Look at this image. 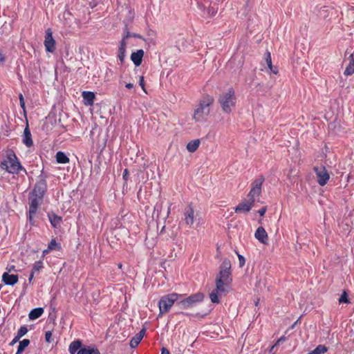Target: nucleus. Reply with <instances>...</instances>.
Segmentation results:
<instances>
[{"instance_id": "nucleus-25", "label": "nucleus", "mask_w": 354, "mask_h": 354, "mask_svg": "<svg viewBox=\"0 0 354 354\" xmlns=\"http://www.w3.org/2000/svg\"><path fill=\"white\" fill-rule=\"evenodd\" d=\"M30 344V340L28 339H24L19 342L17 347V351L15 354H21L25 348Z\"/></svg>"}, {"instance_id": "nucleus-24", "label": "nucleus", "mask_w": 354, "mask_h": 354, "mask_svg": "<svg viewBox=\"0 0 354 354\" xmlns=\"http://www.w3.org/2000/svg\"><path fill=\"white\" fill-rule=\"evenodd\" d=\"M56 160L58 163L66 164L69 162V158L62 151H58L56 153Z\"/></svg>"}, {"instance_id": "nucleus-35", "label": "nucleus", "mask_w": 354, "mask_h": 354, "mask_svg": "<svg viewBox=\"0 0 354 354\" xmlns=\"http://www.w3.org/2000/svg\"><path fill=\"white\" fill-rule=\"evenodd\" d=\"M19 99L20 106L23 109V111H24V113H26L25 101H24V98L23 97V95L21 93L19 94Z\"/></svg>"}, {"instance_id": "nucleus-29", "label": "nucleus", "mask_w": 354, "mask_h": 354, "mask_svg": "<svg viewBox=\"0 0 354 354\" xmlns=\"http://www.w3.org/2000/svg\"><path fill=\"white\" fill-rule=\"evenodd\" d=\"M354 73V60L352 59L346 68L344 74L346 76L351 75Z\"/></svg>"}, {"instance_id": "nucleus-13", "label": "nucleus", "mask_w": 354, "mask_h": 354, "mask_svg": "<svg viewBox=\"0 0 354 354\" xmlns=\"http://www.w3.org/2000/svg\"><path fill=\"white\" fill-rule=\"evenodd\" d=\"M19 280L17 274H10L8 272H4L2 275V281L8 286L15 285Z\"/></svg>"}, {"instance_id": "nucleus-36", "label": "nucleus", "mask_w": 354, "mask_h": 354, "mask_svg": "<svg viewBox=\"0 0 354 354\" xmlns=\"http://www.w3.org/2000/svg\"><path fill=\"white\" fill-rule=\"evenodd\" d=\"M236 254L239 258V267L242 268L245 263V259L243 255L239 254L238 252Z\"/></svg>"}, {"instance_id": "nucleus-41", "label": "nucleus", "mask_w": 354, "mask_h": 354, "mask_svg": "<svg viewBox=\"0 0 354 354\" xmlns=\"http://www.w3.org/2000/svg\"><path fill=\"white\" fill-rule=\"evenodd\" d=\"M139 84L142 87V90L145 92V83H144V77L143 76L140 77Z\"/></svg>"}, {"instance_id": "nucleus-20", "label": "nucleus", "mask_w": 354, "mask_h": 354, "mask_svg": "<svg viewBox=\"0 0 354 354\" xmlns=\"http://www.w3.org/2000/svg\"><path fill=\"white\" fill-rule=\"evenodd\" d=\"M48 216L50 221V224L55 228L57 227L62 221V218L57 215H56L53 212H49L48 214Z\"/></svg>"}, {"instance_id": "nucleus-43", "label": "nucleus", "mask_w": 354, "mask_h": 354, "mask_svg": "<svg viewBox=\"0 0 354 354\" xmlns=\"http://www.w3.org/2000/svg\"><path fill=\"white\" fill-rule=\"evenodd\" d=\"M21 338L19 337L17 335H16L14 339L11 341V342L10 343V346H13L15 344H16L17 342H18L19 341Z\"/></svg>"}, {"instance_id": "nucleus-10", "label": "nucleus", "mask_w": 354, "mask_h": 354, "mask_svg": "<svg viewBox=\"0 0 354 354\" xmlns=\"http://www.w3.org/2000/svg\"><path fill=\"white\" fill-rule=\"evenodd\" d=\"M264 181V178L261 176L256 179L252 184V188L249 193V197L250 199H254V198H257L260 196V194L261 192V186Z\"/></svg>"}, {"instance_id": "nucleus-31", "label": "nucleus", "mask_w": 354, "mask_h": 354, "mask_svg": "<svg viewBox=\"0 0 354 354\" xmlns=\"http://www.w3.org/2000/svg\"><path fill=\"white\" fill-rule=\"evenodd\" d=\"M28 333V328L26 326H22L20 327V328L18 330L17 335L21 338L23 336H24Z\"/></svg>"}, {"instance_id": "nucleus-34", "label": "nucleus", "mask_w": 354, "mask_h": 354, "mask_svg": "<svg viewBox=\"0 0 354 354\" xmlns=\"http://www.w3.org/2000/svg\"><path fill=\"white\" fill-rule=\"evenodd\" d=\"M218 8L214 6L209 7L207 9V13L209 16L213 17L217 12Z\"/></svg>"}, {"instance_id": "nucleus-18", "label": "nucleus", "mask_w": 354, "mask_h": 354, "mask_svg": "<svg viewBox=\"0 0 354 354\" xmlns=\"http://www.w3.org/2000/svg\"><path fill=\"white\" fill-rule=\"evenodd\" d=\"M143 56L144 50L140 49L131 53V59L136 66H139L142 63Z\"/></svg>"}, {"instance_id": "nucleus-56", "label": "nucleus", "mask_w": 354, "mask_h": 354, "mask_svg": "<svg viewBox=\"0 0 354 354\" xmlns=\"http://www.w3.org/2000/svg\"><path fill=\"white\" fill-rule=\"evenodd\" d=\"M273 348H274V346H272V348H271V349H270V353L272 352V350Z\"/></svg>"}, {"instance_id": "nucleus-3", "label": "nucleus", "mask_w": 354, "mask_h": 354, "mask_svg": "<svg viewBox=\"0 0 354 354\" xmlns=\"http://www.w3.org/2000/svg\"><path fill=\"white\" fill-rule=\"evenodd\" d=\"M183 297L182 295L177 293H171L163 295L161 297L158 301L159 314L158 317L167 313L174 304H176L177 301Z\"/></svg>"}, {"instance_id": "nucleus-48", "label": "nucleus", "mask_w": 354, "mask_h": 354, "mask_svg": "<svg viewBox=\"0 0 354 354\" xmlns=\"http://www.w3.org/2000/svg\"><path fill=\"white\" fill-rule=\"evenodd\" d=\"M270 71L274 73V74H277L278 73V70L277 68V67L272 66V69H270Z\"/></svg>"}, {"instance_id": "nucleus-12", "label": "nucleus", "mask_w": 354, "mask_h": 354, "mask_svg": "<svg viewBox=\"0 0 354 354\" xmlns=\"http://www.w3.org/2000/svg\"><path fill=\"white\" fill-rule=\"evenodd\" d=\"M184 220L187 225H192L194 222V210L191 205L184 209Z\"/></svg>"}, {"instance_id": "nucleus-53", "label": "nucleus", "mask_w": 354, "mask_h": 354, "mask_svg": "<svg viewBox=\"0 0 354 354\" xmlns=\"http://www.w3.org/2000/svg\"><path fill=\"white\" fill-rule=\"evenodd\" d=\"M165 228V226H163L162 230H160V234H162L164 232Z\"/></svg>"}, {"instance_id": "nucleus-28", "label": "nucleus", "mask_w": 354, "mask_h": 354, "mask_svg": "<svg viewBox=\"0 0 354 354\" xmlns=\"http://www.w3.org/2000/svg\"><path fill=\"white\" fill-rule=\"evenodd\" d=\"M39 207L38 201H31L29 207V214L35 215Z\"/></svg>"}, {"instance_id": "nucleus-11", "label": "nucleus", "mask_w": 354, "mask_h": 354, "mask_svg": "<svg viewBox=\"0 0 354 354\" xmlns=\"http://www.w3.org/2000/svg\"><path fill=\"white\" fill-rule=\"evenodd\" d=\"M55 40L53 37L52 32L50 29H48L46 31V36L44 40V46L48 52L53 53L55 51Z\"/></svg>"}, {"instance_id": "nucleus-39", "label": "nucleus", "mask_w": 354, "mask_h": 354, "mask_svg": "<svg viewBox=\"0 0 354 354\" xmlns=\"http://www.w3.org/2000/svg\"><path fill=\"white\" fill-rule=\"evenodd\" d=\"M126 48H127V40L122 39V40L120 42L118 49L126 50Z\"/></svg>"}, {"instance_id": "nucleus-14", "label": "nucleus", "mask_w": 354, "mask_h": 354, "mask_svg": "<svg viewBox=\"0 0 354 354\" xmlns=\"http://www.w3.org/2000/svg\"><path fill=\"white\" fill-rule=\"evenodd\" d=\"M254 201H252V202H246V203H239L236 207H235L234 212L236 213H248L249 212L252 206H253V202Z\"/></svg>"}, {"instance_id": "nucleus-17", "label": "nucleus", "mask_w": 354, "mask_h": 354, "mask_svg": "<svg viewBox=\"0 0 354 354\" xmlns=\"http://www.w3.org/2000/svg\"><path fill=\"white\" fill-rule=\"evenodd\" d=\"M146 332V328H143L138 333H137L130 341V346L133 348H136L142 339Z\"/></svg>"}, {"instance_id": "nucleus-42", "label": "nucleus", "mask_w": 354, "mask_h": 354, "mask_svg": "<svg viewBox=\"0 0 354 354\" xmlns=\"http://www.w3.org/2000/svg\"><path fill=\"white\" fill-rule=\"evenodd\" d=\"M266 210H267L266 207H263L262 208H261V209L258 211V212H259V214H260V216H264V214H266Z\"/></svg>"}, {"instance_id": "nucleus-8", "label": "nucleus", "mask_w": 354, "mask_h": 354, "mask_svg": "<svg viewBox=\"0 0 354 354\" xmlns=\"http://www.w3.org/2000/svg\"><path fill=\"white\" fill-rule=\"evenodd\" d=\"M31 193L30 199H41L46 192L47 185L45 178L40 176Z\"/></svg>"}, {"instance_id": "nucleus-38", "label": "nucleus", "mask_w": 354, "mask_h": 354, "mask_svg": "<svg viewBox=\"0 0 354 354\" xmlns=\"http://www.w3.org/2000/svg\"><path fill=\"white\" fill-rule=\"evenodd\" d=\"M51 337H52V332L50 330L46 331L45 333L46 341L48 343H50L52 342Z\"/></svg>"}, {"instance_id": "nucleus-44", "label": "nucleus", "mask_w": 354, "mask_h": 354, "mask_svg": "<svg viewBox=\"0 0 354 354\" xmlns=\"http://www.w3.org/2000/svg\"><path fill=\"white\" fill-rule=\"evenodd\" d=\"M34 274H35V273H33L32 272H30V276L28 277V282H29V283H33Z\"/></svg>"}, {"instance_id": "nucleus-2", "label": "nucleus", "mask_w": 354, "mask_h": 354, "mask_svg": "<svg viewBox=\"0 0 354 354\" xmlns=\"http://www.w3.org/2000/svg\"><path fill=\"white\" fill-rule=\"evenodd\" d=\"M0 167L10 174H17L22 169L15 153L12 151L7 152L6 158L0 163Z\"/></svg>"}, {"instance_id": "nucleus-16", "label": "nucleus", "mask_w": 354, "mask_h": 354, "mask_svg": "<svg viewBox=\"0 0 354 354\" xmlns=\"http://www.w3.org/2000/svg\"><path fill=\"white\" fill-rule=\"evenodd\" d=\"M255 238L262 243H266L268 241V234L263 227H259L254 234Z\"/></svg>"}, {"instance_id": "nucleus-49", "label": "nucleus", "mask_w": 354, "mask_h": 354, "mask_svg": "<svg viewBox=\"0 0 354 354\" xmlns=\"http://www.w3.org/2000/svg\"><path fill=\"white\" fill-rule=\"evenodd\" d=\"M126 87L129 89H131V88H133V84L132 83H127L126 84Z\"/></svg>"}, {"instance_id": "nucleus-57", "label": "nucleus", "mask_w": 354, "mask_h": 354, "mask_svg": "<svg viewBox=\"0 0 354 354\" xmlns=\"http://www.w3.org/2000/svg\"><path fill=\"white\" fill-rule=\"evenodd\" d=\"M281 339H282V338L279 339L277 342H279Z\"/></svg>"}, {"instance_id": "nucleus-22", "label": "nucleus", "mask_w": 354, "mask_h": 354, "mask_svg": "<svg viewBox=\"0 0 354 354\" xmlns=\"http://www.w3.org/2000/svg\"><path fill=\"white\" fill-rule=\"evenodd\" d=\"M43 313L44 309L42 308H36L30 310L28 317L30 319L34 320L40 317Z\"/></svg>"}, {"instance_id": "nucleus-33", "label": "nucleus", "mask_w": 354, "mask_h": 354, "mask_svg": "<svg viewBox=\"0 0 354 354\" xmlns=\"http://www.w3.org/2000/svg\"><path fill=\"white\" fill-rule=\"evenodd\" d=\"M339 302L341 304V303H348V295L346 294V292H344L339 299Z\"/></svg>"}, {"instance_id": "nucleus-27", "label": "nucleus", "mask_w": 354, "mask_h": 354, "mask_svg": "<svg viewBox=\"0 0 354 354\" xmlns=\"http://www.w3.org/2000/svg\"><path fill=\"white\" fill-rule=\"evenodd\" d=\"M328 351V348L324 345H318L313 351L309 354H323Z\"/></svg>"}, {"instance_id": "nucleus-15", "label": "nucleus", "mask_w": 354, "mask_h": 354, "mask_svg": "<svg viewBox=\"0 0 354 354\" xmlns=\"http://www.w3.org/2000/svg\"><path fill=\"white\" fill-rule=\"evenodd\" d=\"M22 142L27 147H31L33 145L32 135L29 129L28 124L26 125L24 131Z\"/></svg>"}, {"instance_id": "nucleus-26", "label": "nucleus", "mask_w": 354, "mask_h": 354, "mask_svg": "<svg viewBox=\"0 0 354 354\" xmlns=\"http://www.w3.org/2000/svg\"><path fill=\"white\" fill-rule=\"evenodd\" d=\"M44 268V263L42 261H37L32 265V272L35 273L39 272Z\"/></svg>"}, {"instance_id": "nucleus-54", "label": "nucleus", "mask_w": 354, "mask_h": 354, "mask_svg": "<svg viewBox=\"0 0 354 354\" xmlns=\"http://www.w3.org/2000/svg\"><path fill=\"white\" fill-rule=\"evenodd\" d=\"M259 299H257V301H255V306H257L259 304Z\"/></svg>"}, {"instance_id": "nucleus-50", "label": "nucleus", "mask_w": 354, "mask_h": 354, "mask_svg": "<svg viewBox=\"0 0 354 354\" xmlns=\"http://www.w3.org/2000/svg\"><path fill=\"white\" fill-rule=\"evenodd\" d=\"M128 174H129V173H128L127 169H125V170L124 171V173H123V178H124V179H127V177Z\"/></svg>"}, {"instance_id": "nucleus-47", "label": "nucleus", "mask_w": 354, "mask_h": 354, "mask_svg": "<svg viewBox=\"0 0 354 354\" xmlns=\"http://www.w3.org/2000/svg\"><path fill=\"white\" fill-rule=\"evenodd\" d=\"M129 37H130V33H129V32L127 31L125 33V35L123 36L122 39L124 40H127Z\"/></svg>"}, {"instance_id": "nucleus-40", "label": "nucleus", "mask_w": 354, "mask_h": 354, "mask_svg": "<svg viewBox=\"0 0 354 354\" xmlns=\"http://www.w3.org/2000/svg\"><path fill=\"white\" fill-rule=\"evenodd\" d=\"M34 216L35 215H33V214H28V220L30 225H35Z\"/></svg>"}, {"instance_id": "nucleus-4", "label": "nucleus", "mask_w": 354, "mask_h": 354, "mask_svg": "<svg viewBox=\"0 0 354 354\" xmlns=\"http://www.w3.org/2000/svg\"><path fill=\"white\" fill-rule=\"evenodd\" d=\"M70 354H100L99 349L95 346L82 345L80 339L73 341L68 347Z\"/></svg>"}, {"instance_id": "nucleus-51", "label": "nucleus", "mask_w": 354, "mask_h": 354, "mask_svg": "<svg viewBox=\"0 0 354 354\" xmlns=\"http://www.w3.org/2000/svg\"><path fill=\"white\" fill-rule=\"evenodd\" d=\"M50 252V250L48 248L46 250H44L43 251V256H44L46 254H48Z\"/></svg>"}, {"instance_id": "nucleus-6", "label": "nucleus", "mask_w": 354, "mask_h": 354, "mask_svg": "<svg viewBox=\"0 0 354 354\" xmlns=\"http://www.w3.org/2000/svg\"><path fill=\"white\" fill-rule=\"evenodd\" d=\"M214 100L211 97H206L203 101H201L194 111V119L196 121H202L205 119L210 113V105L213 103Z\"/></svg>"}, {"instance_id": "nucleus-37", "label": "nucleus", "mask_w": 354, "mask_h": 354, "mask_svg": "<svg viewBox=\"0 0 354 354\" xmlns=\"http://www.w3.org/2000/svg\"><path fill=\"white\" fill-rule=\"evenodd\" d=\"M266 62V64H268V66L269 67V68L272 69V59H271L270 53L269 52H268V53H267Z\"/></svg>"}, {"instance_id": "nucleus-19", "label": "nucleus", "mask_w": 354, "mask_h": 354, "mask_svg": "<svg viewBox=\"0 0 354 354\" xmlns=\"http://www.w3.org/2000/svg\"><path fill=\"white\" fill-rule=\"evenodd\" d=\"M82 97L84 100L85 105L91 106L93 104L95 94L91 91H84L82 93Z\"/></svg>"}, {"instance_id": "nucleus-1", "label": "nucleus", "mask_w": 354, "mask_h": 354, "mask_svg": "<svg viewBox=\"0 0 354 354\" xmlns=\"http://www.w3.org/2000/svg\"><path fill=\"white\" fill-rule=\"evenodd\" d=\"M232 264L228 259H224L219 266V272L216 278L217 290H223L225 286L230 285L232 281Z\"/></svg>"}, {"instance_id": "nucleus-21", "label": "nucleus", "mask_w": 354, "mask_h": 354, "mask_svg": "<svg viewBox=\"0 0 354 354\" xmlns=\"http://www.w3.org/2000/svg\"><path fill=\"white\" fill-rule=\"evenodd\" d=\"M225 292H227V290H225V288H223V290H217V287L216 286V288L213 290L212 292L209 294V298L211 299V301L214 304L220 303L218 293Z\"/></svg>"}, {"instance_id": "nucleus-5", "label": "nucleus", "mask_w": 354, "mask_h": 354, "mask_svg": "<svg viewBox=\"0 0 354 354\" xmlns=\"http://www.w3.org/2000/svg\"><path fill=\"white\" fill-rule=\"evenodd\" d=\"M218 102L223 111L226 113H230L236 104V97L234 90L229 88L226 92L221 94L219 97Z\"/></svg>"}, {"instance_id": "nucleus-55", "label": "nucleus", "mask_w": 354, "mask_h": 354, "mask_svg": "<svg viewBox=\"0 0 354 354\" xmlns=\"http://www.w3.org/2000/svg\"><path fill=\"white\" fill-rule=\"evenodd\" d=\"M346 226H347V228H346V229H345V230H346V231H348V232H349L348 226V225H347V224H346Z\"/></svg>"}, {"instance_id": "nucleus-30", "label": "nucleus", "mask_w": 354, "mask_h": 354, "mask_svg": "<svg viewBox=\"0 0 354 354\" xmlns=\"http://www.w3.org/2000/svg\"><path fill=\"white\" fill-rule=\"evenodd\" d=\"M48 249L50 250H59L61 249V245L57 243L55 239H52L48 245Z\"/></svg>"}, {"instance_id": "nucleus-7", "label": "nucleus", "mask_w": 354, "mask_h": 354, "mask_svg": "<svg viewBox=\"0 0 354 354\" xmlns=\"http://www.w3.org/2000/svg\"><path fill=\"white\" fill-rule=\"evenodd\" d=\"M203 299L204 295L201 292L192 294L185 299H179V301L176 303V307L180 310L191 308L198 303L201 302Z\"/></svg>"}, {"instance_id": "nucleus-9", "label": "nucleus", "mask_w": 354, "mask_h": 354, "mask_svg": "<svg viewBox=\"0 0 354 354\" xmlns=\"http://www.w3.org/2000/svg\"><path fill=\"white\" fill-rule=\"evenodd\" d=\"M314 170L317 176V180L318 183L321 186L325 185L330 178V175L328 171L326 169L325 167L322 166L315 167H314Z\"/></svg>"}, {"instance_id": "nucleus-32", "label": "nucleus", "mask_w": 354, "mask_h": 354, "mask_svg": "<svg viewBox=\"0 0 354 354\" xmlns=\"http://www.w3.org/2000/svg\"><path fill=\"white\" fill-rule=\"evenodd\" d=\"M125 53H126V50L118 49V57L121 64H122L124 62Z\"/></svg>"}, {"instance_id": "nucleus-45", "label": "nucleus", "mask_w": 354, "mask_h": 354, "mask_svg": "<svg viewBox=\"0 0 354 354\" xmlns=\"http://www.w3.org/2000/svg\"><path fill=\"white\" fill-rule=\"evenodd\" d=\"M15 266H13V265L10 266H8V267L6 268V270H8V272H8V273H9V272H10L11 271L15 270Z\"/></svg>"}, {"instance_id": "nucleus-52", "label": "nucleus", "mask_w": 354, "mask_h": 354, "mask_svg": "<svg viewBox=\"0 0 354 354\" xmlns=\"http://www.w3.org/2000/svg\"><path fill=\"white\" fill-rule=\"evenodd\" d=\"M4 60V57L3 55L0 53V62H3Z\"/></svg>"}, {"instance_id": "nucleus-23", "label": "nucleus", "mask_w": 354, "mask_h": 354, "mask_svg": "<svg viewBox=\"0 0 354 354\" xmlns=\"http://www.w3.org/2000/svg\"><path fill=\"white\" fill-rule=\"evenodd\" d=\"M200 145V140L198 139L192 140L187 145V149L189 152H195Z\"/></svg>"}, {"instance_id": "nucleus-46", "label": "nucleus", "mask_w": 354, "mask_h": 354, "mask_svg": "<svg viewBox=\"0 0 354 354\" xmlns=\"http://www.w3.org/2000/svg\"><path fill=\"white\" fill-rule=\"evenodd\" d=\"M161 354H169V351L167 348L163 347L162 349H161Z\"/></svg>"}]
</instances>
